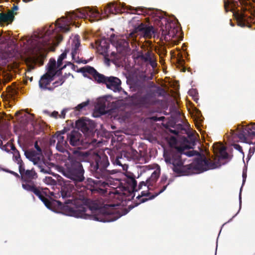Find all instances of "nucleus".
Segmentation results:
<instances>
[{
    "label": "nucleus",
    "mask_w": 255,
    "mask_h": 255,
    "mask_svg": "<svg viewBox=\"0 0 255 255\" xmlns=\"http://www.w3.org/2000/svg\"><path fill=\"white\" fill-rule=\"evenodd\" d=\"M37 177V174L33 168L27 169L21 173L20 178L22 182L23 189L37 196L49 209L53 210L56 205L61 207L62 205V203L60 201L53 200L48 195V193L50 192L47 189H42L37 186L34 180Z\"/></svg>",
    "instance_id": "obj_1"
},
{
    "label": "nucleus",
    "mask_w": 255,
    "mask_h": 255,
    "mask_svg": "<svg viewBox=\"0 0 255 255\" xmlns=\"http://www.w3.org/2000/svg\"><path fill=\"white\" fill-rule=\"evenodd\" d=\"M110 161L108 156L103 151L94 153L90 161V170L97 179L110 180L111 176L117 173L116 170L108 169Z\"/></svg>",
    "instance_id": "obj_2"
},
{
    "label": "nucleus",
    "mask_w": 255,
    "mask_h": 255,
    "mask_svg": "<svg viewBox=\"0 0 255 255\" xmlns=\"http://www.w3.org/2000/svg\"><path fill=\"white\" fill-rule=\"evenodd\" d=\"M183 154L189 157L195 155L198 156L201 154L198 151L194 150L185 151L184 149L181 147L167 150L163 154L166 163L170 164L173 172L178 174L183 175L185 173L184 161L181 158Z\"/></svg>",
    "instance_id": "obj_3"
},
{
    "label": "nucleus",
    "mask_w": 255,
    "mask_h": 255,
    "mask_svg": "<svg viewBox=\"0 0 255 255\" xmlns=\"http://www.w3.org/2000/svg\"><path fill=\"white\" fill-rule=\"evenodd\" d=\"M70 30L69 21L65 17L58 19L55 24L50 25L45 31L42 37L39 39V42L42 46L50 45L55 42L59 43L63 39L60 32H67Z\"/></svg>",
    "instance_id": "obj_4"
},
{
    "label": "nucleus",
    "mask_w": 255,
    "mask_h": 255,
    "mask_svg": "<svg viewBox=\"0 0 255 255\" xmlns=\"http://www.w3.org/2000/svg\"><path fill=\"white\" fill-rule=\"evenodd\" d=\"M60 172L77 186L82 184L85 179L83 165L74 157L69 158L64 165L60 168Z\"/></svg>",
    "instance_id": "obj_5"
},
{
    "label": "nucleus",
    "mask_w": 255,
    "mask_h": 255,
    "mask_svg": "<svg viewBox=\"0 0 255 255\" xmlns=\"http://www.w3.org/2000/svg\"><path fill=\"white\" fill-rule=\"evenodd\" d=\"M71 191L68 190L66 187L62 188V197L63 199L69 198L65 201L63 210L69 216L82 218L86 214V208L80 199H74L71 197Z\"/></svg>",
    "instance_id": "obj_6"
},
{
    "label": "nucleus",
    "mask_w": 255,
    "mask_h": 255,
    "mask_svg": "<svg viewBox=\"0 0 255 255\" xmlns=\"http://www.w3.org/2000/svg\"><path fill=\"white\" fill-rule=\"evenodd\" d=\"M123 181L125 182V185L122 192L114 189L111 194L114 195V197L122 201H130L134 197V192L139 190L137 188V182L135 176L133 173L126 171L125 174Z\"/></svg>",
    "instance_id": "obj_7"
},
{
    "label": "nucleus",
    "mask_w": 255,
    "mask_h": 255,
    "mask_svg": "<svg viewBox=\"0 0 255 255\" xmlns=\"http://www.w3.org/2000/svg\"><path fill=\"white\" fill-rule=\"evenodd\" d=\"M128 99L130 105L138 109H148L156 104V98L151 91L144 93L138 91Z\"/></svg>",
    "instance_id": "obj_8"
},
{
    "label": "nucleus",
    "mask_w": 255,
    "mask_h": 255,
    "mask_svg": "<svg viewBox=\"0 0 255 255\" xmlns=\"http://www.w3.org/2000/svg\"><path fill=\"white\" fill-rule=\"evenodd\" d=\"M160 29L161 31V37L166 41H173L175 44H177L178 41L176 39L173 40L179 36L180 31L176 23L169 21L167 18L160 16Z\"/></svg>",
    "instance_id": "obj_9"
},
{
    "label": "nucleus",
    "mask_w": 255,
    "mask_h": 255,
    "mask_svg": "<svg viewBox=\"0 0 255 255\" xmlns=\"http://www.w3.org/2000/svg\"><path fill=\"white\" fill-rule=\"evenodd\" d=\"M115 204H106L103 207H96V214L94 220L102 222H110L116 221L122 215L113 208Z\"/></svg>",
    "instance_id": "obj_10"
},
{
    "label": "nucleus",
    "mask_w": 255,
    "mask_h": 255,
    "mask_svg": "<svg viewBox=\"0 0 255 255\" xmlns=\"http://www.w3.org/2000/svg\"><path fill=\"white\" fill-rule=\"evenodd\" d=\"M238 130L237 133H235L234 130H231L232 135L236 134L242 142L255 145V126L247 125L241 128H238ZM255 151V145L250 148L249 155L251 156Z\"/></svg>",
    "instance_id": "obj_11"
},
{
    "label": "nucleus",
    "mask_w": 255,
    "mask_h": 255,
    "mask_svg": "<svg viewBox=\"0 0 255 255\" xmlns=\"http://www.w3.org/2000/svg\"><path fill=\"white\" fill-rule=\"evenodd\" d=\"M237 1H233L231 3L229 1H225L224 8L226 12L231 11L233 13V15L237 20L238 25L244 27L246 26L250 27L251 25L247 21L246 18V15L242 12H240L239 10L237 9V7L240 5L244 3L243 0H239Z\"/></svg>",
    "instance_id": "obj_12"
},
{
    "label": "nucleus",
    "mask_w": 255,
    "mask_h": 255,
    "mask_svg": "<svg viewBox=\"0 0 255 255\" xmlns=\"http://www.w3.org/2000/svg\"><path fill=\"white\" fill-rule=\"evenodd\" d=\"M85 185L83 186V189L86 188L90 190L92 193H99L104 194L109 187V184H111V179L95 180L91 178H88L84 182Z\"/></svg>",
    "instance_id": "obj_13"
},
{
    "label": "nucleus",
    "mask_w": 255,
    "mask_h": 255,
    "mask_svg": "<svg viewBox=\"0 0 255 255\" xmlns=\"http://www.w3.org/2000/svg\"><path fill=\"white\" fill-rule=\"evenodd\" d=\"M193 164L194 168L201 172L218 167V163L207 159L204 154H201L194 159Z\"/></svg>",
    "instance_id": "obj_14"
},
{
    "label": "nucleus",
    "mask_w": 255,
    "mask_h": 255,
    "mask_svg": "<svg viewBox=\"0 0 255 255\" xmlns=\"http://www.w3.org/2000/svg\"><path fill=\"white\" fill-rule=\"evenodd\" d=\"M76 127L80 130L85 136H92L94 135L95 125L91 120L86 118L80 119L76 121Z\"/></svg>",
    "instance_id": "obj_15"
},
{
    "label": "nucleus",
    "mask_w": 255,
    "mask_h": 255,
    "mask_svg": "<svg viewBox=\"0 0 255 255\" xmlns=\"http://www.w3.org/2000/svg\"><path fill=\"white\" fill-rule=\"evenodd\" d=\"M154 33V28L152 26H148L145 24L141 23L137 26L135 27L132 32L129 33V37L133 39L135 38V34L138 33L145 38H151Z\"/></svg>",
    "instance_id": "obj_16"
},
{
    "label": "nucleus",
    "mask_w": 255,
    "mask_h": 255,
    "mask_svg": "<svg viewBox=\"0 0 255 255\" xmlns=\"http://www.w3.org/2000/svg\"><path fill=\"white\" fill-rule=\"evenodd\" d=\"M98 83L105 84L107 88L114 92L119 91L120 89H121V81L118 78L116 77H107L102 75V77H101Z\"/></svg>",
    "instance_id": "obj_17"
},
{
    "label": "nucleus",
    "mask_w": 255,
    "mask_h": 255,
    "mask_svg": "<svg viewBox=\"0 0 255 255\" xmlns=\"http://www.w3.org/2000/svg\"><path fill=\"white\" fill-rule=\"evenodd\" d=\"M137 58L140 59L142 62L149 64L153 68L157 66V63L154 58V54L151 50H148L144 53L143 51H140L138 53Z\"/></svg>",
    "instance_id": "obj_18"
},
{
    "label": "nucleus",
    "mask_w": 255,
    "mask_h": 255,
    "mask_svg": "<svg viewBox=\"0 0 255 255\" xmlns=\"http://www.w3.org/2000/svg\"><path fill=\"white\" fill-rule=\"evenodd\" d=\"M67 140L73 146L80 145L82 142V135L78 130H73L67 133Z\"/></svg>",
    "instance_id": "obj_19"
},
{
    "label": "nucleus",
    "mask_w": 255,
    "mask_h": 255,
    "mask_svg": "<svg viewBox=\"0 0 255 255\" xmlns=\"http://www.w3.org/2000/svg\"><path fill=\"white\" fill-rule=\"evenodd\" d=\"M169 184V182L167 184L164 185L159 192L156 193L155 195H150V193L149 191H143L141 193L140 195H138L136 199L138 200V202L135 203V206H137L140 203H144L148 200L153 199L155 197L162 193L166 189L167 186Z\"/></svg>",
    "instance_id": "obj_20"
},
{
    "label": "nucleus",
    "mask_w": 255,
    "mask_h": 255,
    "mask_svg": "<svg viewBox=\"0 0 255 255\" xmlns=\"http://www.w3.org/2000/svg\"><path fill=\"white\" fill-rule=\"evenodd\" d=\"M115 34H112L111 36V41L113 44H115L118 49L120 51L126 50L129 48V41L131 40H133L134 39L129 37V34L128 38V40L122 38H118L116 40L114 39Z\"/></svg>",
    "instance_id": "obj_21"
},
{
    "label": "nucleus",
    "mask_w": 255,
    "mask_h": 255,
    "mask_svg": "<svg viewBox=\"0 0 255 255\" xmlns=\"http://www.w3.org/2000/svg\"><path fill=\"white\" fill-rule=\"evenodd\" d=\"M160 174V170L159 168L154 170L151 174L150 177L146 180V182L142 181L139 183L138 185V189H140L142 185H144V186H147L148 188L149 189V186H152L157 181L159 177Z\"/></svg>",
    "instance_id": "obj_22"
},
{
    "label": "nucleus",
    "mask_w": 255,
    "mask_h": 255,
    "mask_svg": "<svg viewBox=\"0 0 255 255\" xmlns=\"http://www.w3.org/2000/svg\"><path fill=\"white\" fill-rule=\"evenodd\" d=\"M65 133L66 132L64 131L59 132L58 141L56 144V148L61 152H64L69 146L67 143L68 140L67 139H65L64 136Z\"/></svg>",
    "instance_id": "obj_23"
},
{
    "label": "nucleus",
    "mask_w": 255,
    "mask_h": 255,
    "mask_svg": "<svg viewBox=\"0 0 255 255\" xmlns=\"http://www.w3.org/2000/svg\"><path fill=\"white\" fill-rule=\"evenodd\" d=\"M24 155L27 159L32 161L34 164H37L41 160L42 154L33 149H31L25 150L24 151Z\"/></svg>",
    "instance_id": "obj_24"
},
{
    "label": "nucleus",
    "mask_w": 255,
    "mask_h": 255,
    "mask_svg": "<svg viewBox=\"0 0 255 255\" xmlns=\"http://www.w3.org/2000/svg\"><path fill=\"white\" fill-rule=\"evenodd\" d=\"M73 15L71 16L72 18L73 17H83L86 15L91 17H98L100 14L99 12L96 10H93L90 7H87L83 9L82 11H80L79 13H75L73 12Z\"/></svg>",
    "instance_id": "obj_25"
},
{
    "label": "nucleus",
    "mask_w": 255,
    "mask_h": 255,
    "mask_svg": "<svg viewBox=\"0 0 255 255\" xmlns=\"http://www.w3.org/2000/svg\"><path fill=\"white\" fill-rule=\"evenodd\" d=\"M81 71L84 73H87L91 75L98 83L102 77L103 74L99 73L94 68L90 66L82 68Z\"/></svg>",
    "instance_id": "obj_26"
},
{
    "label": "nucleus",
    "mask_w": 255,
    "mask_h": 255,
    "mask_svg": "<svg viewBox=\"0 0 255 255\" xmlns=\"http://www.w3.org/2000/svg\"><path fill=\"white\" fill-rule=\"evenodd\" d=\"M54 76L47 73L42 75L39 81L40 88L41 89L46 88V86H48L54 80Z\"/></svg>",
    "instance_id": "obj_27"
},
{
    "label": "nucleus",
    "mask_w": 255,
    "mask_h": 255,
    "mask_svg": "<svg viewBox=\"0 0 255 255\" xmlns=\"http://www.w3.org/2000/svg\"><path fill=\"white\" fill-rule=\"evenodd\" d=\"M109 47L110 43L109 40L103 39L100 41L97 49L100 54L106 57L108 56V52Z\"/></svg>",
    "instance_id": "obj_28"
},
{
    "label": "nucleus",
    "mask_w": 255,
    "mask_h": 255,
    "mask_svg": "<svg viewBox=\"0 0 255 255\" xmlns=\"http://www.w3.org/2000/svg\"><path fill=\"white\" fill-rule=\"evenodd\" d=\"M14 19V16L12 13L7 12H0V23L10 24Z\"/></svg>",
    "instance_id": "obj_29"
},
{
    "label": "nucleus",
    "mask_w": 255,
    "mask_h": 255,
    "mask_svg": "<svg viewBox=\"0 0 255 255\" xmlns=\"http://www.w3.org/2000/svg\"><path fill=\"white\" fill-rule=\"evenodd\" d=\"M128 10L131 11L132 13L137 14H143L146 15L149 13V12L151 11V9L149 8H147L144 7H133L131 6H128Z\"/></svg>",
    "instance_id": "obj_30"
},
{
    "label": "nucleus",
    "mask_w": 255,
    "mask_h": 255,
    "mask_svg": "<svg viewBox=\"0 0 255 255\" xmlns=\"http://www.w3.org/2000/svg\"><path fill=\"white\" fill-rule=\"evenodd\" d=\"M37 164L40 172L44 173H50L51 168L49 166H53V164L52 163L45 162L44 161H41V160Z\"/></svg>",
    "instance_id": "obj_31"
},
{
    "label": "nucleus",
    "mask_w": 255,
    "mask_h": 255,
    "mask_svg": "<svg viewBox=\"0 0 255 255\" xmlns=\"http://www.w3.org/2000/svg\"><path fill=\"white\" fill-rule=\"evenodd\" d=\"M72 48L71 51L72 57L73 59L74 58L75 56L77 54L78 50L80 46V40L79 35H76L74 37L73 43L72 44Z\"/></svg>",
    "instance_id": "obj_32"
},
{
    "label": "nucleus",
    "mask_w": 255,
    "mask_h": 255,
    "mask_svg": "<svg viewBox=\"0 0 255 255\" xmlns=\"http://www.w3.org/2000/svg\"><path fill=\"white\" fill-rule=\"evenodd\" d=\"M213 148L214 152H219L220 156L222 159H225L228 158L229 156L228 153L226 152V148L225 147L214 144Z\"/></svg>",
    "instance_id": "obj_33"
},
{
    "label": "nucleus",
    "mask_w": 255,
    "mask_h": 255,
    "mask_svg": "<svg viewBox=\"0 0 255 255\" xmlns=\"http://www.w3.org/2000/svg\"><path fill=\"white\" fill-rule=\"evenodd\" d=\"M121 159H123L122 155H117L116 157H113L112 158V162L114 165L121 167L123 170H127L128 165L126 163L121 162Z\"/></svg>",
    "instance_id": "obj_34"
},
{
    "label": "nucleus",
    "mask_w": 255,
    "mask_h": 255,
    "mask_svg": "<svg viewBox=\"0 0 255 255\" xmlns=\"http://www.w3.org/2000/svg\"><path fill=\"white\" fill-rule=\"evenodd\" d=\"M105 11L106 12L116 14L121 12V8L120 5L116 4L114 3H110L107 5V7Z\"/></svg>",
    "instance_id": "obj_35"
},
{
    "label": "nucleus",
    "mask_w": 255,
    "mask_h": 255,
    "mask_svg": "<svg viewBox=\"0 0 255 255\" xmlns=\"http://www.w3.org/2000/svg\"><path fill=\"white\" fill-rule=\"evenodd\" d=\"M57 68L56 60L53 58H51L49 61L48 70L46 73L52 75V76H55L54 70Z\"/></svg>",
    "instance_id": "obj_36"
},
{
    "label": "nucleus",
    "mask_w": 255,
    "mask_h": 255,
    "mask_svg": "<svg viewBox=\"0 0 255 255\" xmlns=\"http://www.w3.org/2000/svg\"><path fill=\"white\" fill-rule=\"evenodd\" d=\"M106 103L107 101L104 99L98 102L97 108L99 112L102 115L105 114L107 112V110H106Z\"/></svg>",
    "instance_id": "obj_37"
},
{
    "label": "nucleus",
    "mask_w": 255,
    "mask_h": 255,
    "mask_svg": "<svg viewBox=\"0 0 255 255\" xmlns=\"http://www.w3.org/2000/svg\"><path fill=\"white\" fill-rule=\"evenodd\" d=\"M69 52V50H65L58 57L57 62V68H60L62 64L63 60L66 58L67 54Z\"/></svg>",
    "instance_id": "obj_38"
},
{
    "label": "nucleus",
    "mask_w": 255,
    "mask_h": 255,
    "mask_svg": "<svg viewBox=\"0 0 255 255\" xmlns=\"http://www.w3.org/2000/svg\"><path fill=\"white\" fill-rule=\"evenodd\" d=\"M59 132H57L55 134L52 136L49 140V145L50 146H55L56 142L58 141Z\"/></svg>",
    "instance_id": "obj_39"
},
{
    "label": "nucleus",
    "mask_w": 255,
    "mask_h": 255,
    "mask_svg": "<svg viewBox=\"0 0 255 255\" xmlns=\"http://www.w3.org/2000/svg\"><path fill=\"white\" fill-rule=\"evenodd\" d=\"M13 153V160L14 162H17L21 160L19 152L16 150L15 151L12 152Z\"/></svg>",
    "instance_id": "obj_40"
},
{
    "label": "nucleus",
    "mask_w": 255,
    "mask_h": 255,
    "mask_svg": "<svg viewBox=\"0 0 255 255\" xmlns=\"http://www.w3.org/2000/svg\"><path fill=\"white\" fill-rule=\"evenodd\" d=\"M65 81V77L64 76H61L59 78L58 80L56 81L55 82L53 83V85L54 86V87H57L58 86L61 85Z\"/></svg>",
    "instance_id": "obj_41"
},
{
    "label": "nucleus",
    "mask_w": 255,
    "mask_h": 255,
    "mask_svg": "<svg viewBox=\"0 0 255 255\" xmlns=\"http://www.w3.org/2000/svg\"><path fill=\"white\" fill-rule=\"evenodd\" d=\"M89 101L88 100L87 101L84 102L79 105L75 108L76 111H80L83 108L89 105Z\"/></svg>",
    "instance_id": "obj_42"
},
{
    "label": "nucleus",
    "mask_w": 255,
    "mask_h": 255,
    "mask_svg": "<svg viewBox=\"0 0 255 255\" xmlns=\"http://www.w3.org/2000/svg\"><path fill=\"white\" fill-rule=\"evenodd\" d=\"M129 153L131 154V156L133 159H137L139 157V154L138 152L133 149H130Z\"/></svg>",
    "instance_id": "obj_43"
},
{
    "label": "nucleus",
    "mask_w": 255,
    "mask_h": 255,
    "mask_svg": "<svg viewBox=\"0 0 255 255\" xmlns=\"http://www.w3.org/2000/svg\"><path fill=\"white\" fill-rule=\"evenodd\" d=\"M16 163L17 164H18V169L20 174L21 173L23 172L26 170L24 168V164L22 160Z\"/></svg>",
    "instance_id": "obj_44"
},
{
    "label": "nucleus",
    "mask_w": 255,
    "mask_h": 255,
    "mask_svg": "<svg viewBox=\"0 0 255 255\" xmlns=\"http://www.w3.org/2000/svg\"><path fill=\"white\" fill-rule=\"evenodd\" d=\"M44 113L45 114L50 116V117L54 118H57V117H58V116L59 115L58 112H57V111H54L52 113H50L48 111H44Z\"/></svg>",
    "instance_id": "obj_45"
},
{
    "label": "nucleus",
    "mask_w": 255,
    "mask_h": 255,
    "mask_svg": "<svg viewBox=\"0 0 255 255\" xmlns=\"http://www.w3.org/2000/svg\"><path fill=\"white\" fill-rule=\"evenodd\" d=\"M18 9V6L15 4H13L12 7L10 10H8V12H10L13 14V15H15L16 14V12H15L16 10H17Z\"/></svg>",
    "instance_id": "obj_46"
},
{
    "label": "nucleus",
    "mask_w": 255,
    "mask_h": 255,
    "mask_svg": "<svg viewBox=\"0 0 255 255\" xmlns=\"http://www.w3.org/2000/svg\"><path fill=\"white\" fill-rule=\"evenodd\" d=\"M46 181L48 184L51 185H55L56 184V181L53 179L51 177H49L46 178Z\"/></svg>",
    "instance_id": "obj_47"
},
{
    "label": "nucleus",
    "mask_w": 255,
    "mask_h": 255,
    "mask_svg": "<svg viewBox=\"0 0 255 255\" xmlns=\"http://www.w3.org/2000/svg\"><path fill=\"white\" fill-rule=\"evenodd\" d=\"M167 177L166 175H163L161 177V179H160V184L161 185H163V187L164 186V185H166V184H165L166 181H167ZM168 183H167V184Z\"/></svg>",
    "instance_id": "obj_48"
},
{
    "label": "nucleus",
    "mask_w": 255,
    "mask_h": 255,
    "mask_svg": "<svg viewBox=\"0 0 255 255\" xmlns=\"http://www.w3.org/2000/svg\"><path fill=\"white\" fill-rule=\"evenodd\" d=\"M10 133L9 131H6L5 134H3V133H0V135L3 140H7L8 139V137L10 136Z\"/></svg>",
    "instance_id": "obj_49"
},
{
    "label": "nucleus",
    "mask_w": 255,
    "mask_h": 255,
    "mask_svg": "<svg viewBox=\"0 0 255 255\" xmlns=\"http://www.w3.org/2000/svg\"><path fill=\"white\" fill-rule=\"evenodd\" d=\"M3 171L6 172H7V173H10L11 174H12L13 175H14V176H15L17 178H20V176L18 174H17V173L12 171V170H10L8 169H3Z\"/></svg>",
    "instance_id": "obj_50"
},
{
    "label": "nucleus",
    "mask_w": 255,
    "mask_h": 255,
    "mask_svg": "<svg viewBox=\"0 0 255 255\" xmlns=\"http://www.w3.org/2000/svg\"><path fill=\"white\" fill-rule=\"evenodd\" d=\"M66 67V65H64L62 67L58 68V70L55 69L54 72H55V75L60 76L62 74V70L64 69Z\"/></svg>",
    "instance_id": "obj_51"
},
{
    "label": "nucleus",
    "mask_w": 255,
    "mask_h": 255,
    "mask_svg": "<svg viewBox=\"0 0 255 255\" xmlns=\"http://www.w3.org/2000/svg\"><path fill=\"white\" fill-rule=\"evenodd\" d=\"M34 147L35 148V149H36V151L37 152H38V153H40V154H42V149L41 148H40V147L39 146L38 144V141H36L35 142H34Z\"/></svg>",
    "instance_id": "obj_52"
},
{
    "label": "nucleus",
    "mask_w": 255,
    "mask_h": 255,
    "mask_svg": "<svg viewBox=\"0 0 255 255\" xmlns=\"http://www.w3.org/2000/svg\"><path fill=\"white\" fill-rule=\"evenodd\" d=\"M233 146L234 147V148L235 149H236V150H238L240 152H241L242 153H244L242 146H240L239 144H236V143H234V144H233Z\"/></svg>",
    "instance_id": "obj_53"
},
{
    "label": "nucleus",
    "mask_w": 255,
    "mask_h": 255,
    "mask_svg": "<svg viewBox=\"0 0 255 255\" xmlns=\"http://www.w3.org/2000/svg\"><path fill=\"white\" fill-rule=\"evenodd\" d=\"M7 146H8V145H7V143L5 145H2V143H0V148L2 150H4V151H6L7 152H9V150L7 148Z\"/></svg>",
    "instance_id": "obj_54"
},
{
    "label": "nucleus",
    "mask_w": 255,
    "mask_h": 255,
    "mask_svg": "<svg viewBox=\"0 0 255 255\" xmlns=\"http://www.w3.org/2000/svg\"><path fill=\"white\" fill-rule=\"evenodd\" d=\"M7 145H8V146L10 147V149L12 150L13 152H14L16 151V150H17L14 145L12 143H9L7 142Z\"/></svg>",
    "instance_id": "obj_55"
},
{
    "label": "nucleus",
    "mask_w": 255,
    "mask_h": 255,
    "mask_svg": "<svg viewBox=\"0 0 255 255\" xmlns=\"http://www.w3.org/2000/svg\"><path fill=\"white\" fill-rule=\"evenodd\" d=\"M65 115H66V111L65 110H63L61 113V114L60 115H59L58 116L59 117V118H63V119H64L65 117Z\"/></svg>",
    "instance_id": "obj_56"
},
{
    "label": "nucleus",
    "mask_w": 255,
    "mask_h": 255,
    "mask_svg": "<svg viewBox=\"0 0 255 255\" xmlns=\"http://www.w3.org/2000/svg\"><path fill=\"white\" fill-rule=\"evenodd\" d=\"M164 118V117H161L160 118H157V117L153 116L151 118V119L154 121H160L161 119Z\"/></svg>",
    "instance_id": "obj_57"
},
{
    "label": "nucleus",
    "mask_w": 255,
    "mask_h": 255,
    "mask_svg": "<svg viewBox=\"0 0 255 255\" xmlns=\"http://www.w3.org/2000/svg\"><path fill=\"white\" fill-rule=\"evenodd\" d=\"M189 94L191 95H194L196 94V91L194 89H192L189 91Z\"/></svg>",
    "instance_id": "obj_58"
},
{
    "label": "nucleus",
    "mask_w": 255,
    "mask_h": 255,
    "mask_svg": "<svg viewBox=\"0 0 255 255\" xmlns=\"http://www.w3.org/2000/svg\"><path fill=\"white\" fill-rule=\"evenodd\" d=\"M55 88V87H54V86H53V87H47V86H46V88L43 89V90H48L49 91H52Z\"/></svg>",
    "instance_id": "obj_59"
},
{
    "label": "nucleus",
    "mask_w": 255,
    "mask_h": 255,
    "mask_svg": "<svg viewBox=\"0 0 255 255\" xmlns=\"http://www.w3.org/2000/svg\"><path fill=\"white\" fill-rule=\"evenodd\" d=\"M170 132L175 134V135H177L178 134V131L176 130H175V129H170Z\"/></svg>",
    "instance_id": "obj_60"
},
{
    "label": "nucleus",
    "mask_w": 255,
    "mask_h": 255,
    "mask_svg": "<svg viewBox=\"0 0 255 255\" xmlns=\"http://www.w3.org/2000/svg\"><path fill=\"white\" fill-rule=\"evenodd\" d=\"M246 177H247V175H246V173H243V183H244V182L245 181Z\"/></svg>",
    "instance_id": "obj_61"
},
{
    "label": "nucleus",
    "mask_w": 255,
    "mask_h": 255,
    "mask_svg": "<svg viewBox=\"0 0 255 255\" xmlns=\"http://www.w3.org/2000/svg\"><path fill=\"white\" fill-rule=\"evenodd\" d=\"M32 0H23V1L25 2H29V1H32Z\"/></svg>",
    "instance_id": "obj_62"
},
{
    "label": "nucleus",
    "mask_w": 255,
    "mask_h": 255,
    "mask_svg": "<svg viewBox=\"0 0 255 255\" xmlns=\"http://www.w3.org/2000/svg\"><path fill=\"white\" fill-rule=\"evenodd\" d=\"M125 159H124V158L123 157V159H121V161H120V162L122 163H125Z\"/></svg>",
    "instance_id": "obj_63"
},
{
    "label": "nucleus",
    "mask_w": 255,
    "mask_h": 255,
    "mask_svg": "<svg viewBox=\"0 0 255 255\" xmlns=\"http://www.w3.org/2000/svg\"><path fill=\"white\" fill-rule=\"evenodd\" d=\"M82 155H87V152H82Z\"/></svg>",
    "instance_id": "obj_64"
}]
</instances>
